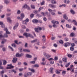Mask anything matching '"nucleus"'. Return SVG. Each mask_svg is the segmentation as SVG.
<instances>
[{"mask_svg": "<svg viewBox=\"0 0 77 77\" xmlns=\"http://www.w3.org/2000/svg\"><path fill=\"white\" fill-rule=\"evenodd\" d=\"M23 36H25L26 38H27V37H30V38H34V37L33 36V35H32V34L29 33H27V32L23 34Z\"/></svg>", "mask_w": 77, "mask_h": 77, "instance_id": "1", "label": "nucleus"}, {"mask_svg": "<svg viewBox=\"0 0 77 77\" xmlns=\"http://www.w3.org/2000/svg\"><path fill=\"white\" fill-rule=\"evenodd\" d=\"M20 15V17H18L17 18L18 19V20H20V21H21V20H22L23 18H24V14L23 13H22Z\"/></svg>", "mask_w": 77, "mask_h": 77, "instance_id": "2", "label": "nucleus"}, {"mask_svg": "<svg viewBox=\"0 0 77 77\" xmlns=\"http://www.w3.org/2000/svg\"><path fill=\"white\" fill-rule=\"evenodd\" d=\"M44 54L45 57H47V58H49V57H51V55L48 54H47L45 53H44Z\"/></svg>", "mask_w": 77, "mask_h": 77, "instance_id": "3", "label": "nucleus"}, {"mask_svg": "<svg viewBox=\"0 0 77 77\" xmlns=\"http://www.w3.org/2000/svg\"><path fill=\"white\" fill-rule=\"evenodd\" d=\"M8 66H9V67H7V69H11L12 68H14V66H12V64L8 65Z\"/></svg>", "mask_w": 77, "mask_h": 77, "instance_id": "4", "label": "nucleus"}, {"mask_svg": "<svg viewBox=\"0 0 77 77\" xmlns=\"http://www.w3.org/2000/svg\"><path fill=\"white\" fill-rule=\"evenodd\" d=\"M5 31H6V34H11V33L9 32L8 31V30L7 28H5L4 29Z\"/></svg>", "mask_w": 77, "mask_h": 77, "instance_id": "5", "label": "nucleus"}, {"mask_svg": "<svg viewBox=\"0 0 77 77\" xmlns=\"http://www.w3.org/2000/svg\"><path fill=\"white\" fill-rule=\"evenodd\" d=\"M49 7H51L52 8H56V6L54 5L50 4L49 5Z\"/></svg>", "mask_w": 77, "mask_h": 77, "instance_id": "6", "label": "nucleus"}, {"mask_svg": "<svg viewBox=\"0 0 77 77\" xmlns=\"http://www.w3.org/2000/svg\"><path fill=\"white\" fill-rule=\"evenodd\" d=\"M51 23L53 24H55V23H56V24H59V22L57 21H56L55 20L52 21Z\"/></svg>", "mask_w": 77, "mask_h": 77, "instance_id": "7", "label": "nucleus"}, {"mask_svg": "<svg viewBox=\"0 0 77 77\" xmlns=\"http://www.w3.org/2000/svg\"><path fill=\"white\" fill-rule=\"evenodd\" d=\"M18 23H17L15 24V25L13 27V29L14 30H15L16 29H17V27H18Z\"/></svg>", "mask_w": 77, "mask_h": 77, "instance_id": "8", "label": "nucleus"}, {"mask_svg": "<svg viewBox=\"0 0 77 77\" xmlns=\"http://www.w3.org/2000/svg\"><path fill=\"white\" fill-rule=\"evenodd\" d=\"M13 62L14 63H16V62L17 61V58H14L13 60H12Z\"/></svg>", "mask_w": 77, "mask_h": 77, "instance_id": "9", "label": "nucleus"}, {"mask_svg": "<svg viewBox=\"0 0 77 77\" xmlns=\"http://www.w3.org/2000/svg\"><path fill=\"white\" fill-rule=\"evenodd\" d=\"M62 60L63 62L64 63H66V62H67V60L66 59V58H64L62 59Z\"/></svg>", "mask_w": 77, "mask_h": 77, "instance_id": "10", "label": "nucleus"}, {"mask_svg": "<svg viewBox=\"0 0 77 77\" xmlns=\"http://www.w3.org/2000/svg\"><path fill=\"white\" fill-rule=\"evenodd\" d=\"M70 12H71V13H72L73 15H74V14H75L74 11L72 9L70 10Z\"/></svg>", "mask_w": 77, "mask_h": 77, "instance_id": "11", "label": "nucleus"}, {"mask_svg": "<svg viewBox=\"0 0 77 77\" xmlns=\"http://www.w3.org/2000/svg\"><path fill=\"white\" fill-rule=\"evenodd\" d=\"M32 22L34 23H38V20L37 19H35L32 20Z\"/></svg>", "mask_w": 77, "mask_h": 77, "instance_id": "12", "label": "nucleus"}, {"mask_svg": "<svg viewBox=\"0 0 77 77\" xmlns=\"http://www.w3.org/2000/svg\"><path fill=\"white\" fill-rule=\"evenodd\" d=\"M29 71H30L32 72H35V69H30V68H29Z\"/></svg>", "mask_w": 77, "mask_h": 77, "instance_id": "13", "label": "nucleus"}, {"mask_svg": "<svg viewBox=\"0 0 77 77\" xmlns=\"http://www.w3.org/2000/svg\"><path fill=\"white\" fill-rule=\"evenodd\" d=\"M26 57H28V58H32V55H29V54H27L26 55Z\"/></svg>", "mask_w": 77, "mask_h": 77, "instance_id": "14", "label": "nucleus"}, {"mask_svg": "<svg viewBox=\"0 0 77 77\" xmlns=\"http://www.w3.org/2000/svg\"><path fill=\"white\" fill-rule=\"evenodd\" d=\"M26 74L28 76H31L32 75V72H28Z\"/></svg>", "mask_w": 77, "mask_h": 77, "instance_id": "15", "label": "nucleus"}, {"mask_svg": "<svg viewBox=\"0 0 77 77\" xmlns=\"http://www.w3.org/2000/svg\"><path fill=\"white\" fill-rule=\"evenodd\" d=\"M53 69H54L53 68H50V72L51 74H53Z\"/></svg>", "mask_w": 77, "mask_h": 77, "instance_id": "16", "label": "nucleus"}, {"mask_svg": "<svg viewBox=\"0 0 77 77\" xmlns=\"http://www.w3.org/2000/svg\"><path fill=\"white\" fill-rule=\"evenodd\" d=\"M63 17L64 18V19H65V20H68V17H67V16H66V14H64V15L63 16Z\"/></svg>", "mask_w": 77, "mask_h": 77, "instance_id": "17", "label": "nucleus"}, {"mask_svg": "<svg viewBox=\"0 0 77 77\" xmlns=\"http://www.w3.org/2000/svg\"><path fill=\"white\" fill-rule=\"evenodd\" d=\"M75 35V34L74 33L72 32L71 33H70V36H71V37H74V36Z\"/></svg>", "mask_w": 77, "mask_h": 77, "instance_id": "18", "label": "nucleus"}, {"mask_svg": "<svg viewBox=\"0 0 77 77\" xmlns=\"http://www.w3.org/2000/svg\"><path fill=\"white\" fill-rule=\"evenodd\" d=\"M6 41V40L5 39H3L2 40V41L1 42L2 44H5V42Z\"/></svg>", "mask_w": 77, "mask_h": 77, "instance_id": "19", "label": "nucleus"}, {"mask_svg": "<svg viewBox=\"0 0 77 77\" xmlns=\"http://www.w3.org/2000/svg\"><path fill=\"white\" fill-rule=\"evenodd\" d=\"M7 20L8 21H9V23H11L12 22V20H11V18L10 17H8L7 18Z\"/></svg>", "mask_w": 77, "mask_h": 77, "instance_id": "20", "label": "nucleus"}, {"mask_svg": "<svg viewBox=\"0 0 77 77\" xmlns=\"http://www.w3.org/2000/svg\"><path fill=\"white\" fill-rule=\"evenodd\" d=\"M51 3L52 4H56V2L54 0H52L51 1Z\"/></svg>", "mask_w": 77, "mask_h": 77, "instance_id": "21", "label": "nucleus"}, {"mask_svg": "<svg viewBox=\"0 0 77 77\" xmlns=\"http://www.w3.org/2000/svg\"><path fill=\"white\" fill-rule=\"evenodd\" d=\"M66 72L65 70H63L62 72V75H65V74H66Z\"/></svg>", "mask_w": 77, "mask_h": 77, "instance_id": "22", "label": "nucleus"}, {"mask_svg": "<svg viewBox=\"0 0 77 77\" xmlns=\"http://www.w3.org/2000/svg\"><path fill=\"white\" fill-rule=\"evenodd\" d=\"M37 41H38V39H35V40L31 41V43H34V42H37Z\"/></svg>", "mask_w": 77, "mask_h": 77, "instance_id": "23", "label": "nucleus"}, {"mask_svg": "<svg viewBox=\"0 0 77 77\" xmlns=\"http://www.w3.org/2000/svg\"><path fill=\"white\" fill-rule=\"evenodd\" d=\"M64 2L65 3H69V0H64Z\"/></svg>", "mask_w": 77, "mask_h": 77, "instance_id": "24", "label": "nucleus"}, {"mask_svg": "<svg viewBox=\"0 0 77 77\" xmlns=\"http://www.w3.org/2000/svg\"><path fill=\"white\" fill-rule=\"evenodd\" d=\"M2 65V64L0 63V69H4V67L1 65Z\"/></svg>", "mask_w": 77, "mask_h": 77, "instance_id": "25", "label": "nucleus"}, {"mask_svg": "<svg viewBox=\"0 0 77 77\" xmlns=\"http://www.w3.org/2000/svg\"><path fill=\"white\" fill-rule=\"evenodd\" d=\"M3 62L4 65H6V64L7 63V62H6V61L5 60H3Z\"/></svg>", "mask_w": 77, "mask_h": 77, "instance_id": "26", "label": "nucleus"}, {"mask_svg": "<svg viewBox=\"0 0 77 77\" xmlns=\"http://www.w3.org/2000/svg\"><path fill=\"white\" fill-rule=\"evenodd\" d=\"M69 65H70V63H68L66 64L65 65L66 67H68V66H69Z\"/></svg>", "mask_w": 77, "mask_h": 77, "instance_id": "27", "label": "nucleus"}, {"mask_svg": "<svg viewBox=\"0 0 77 77\" xmlns=\"http://www.w3.org/2000/svg\"><path fill=\"white\" fill-rule=\"evenodd\" d=\"M66 27L68 28H71V26L70 25H69L68 24H66Z\"/></svg>", "mask_w": 77, "mask_h": 77, "instance_id": "28", "label": "nucleus"}, {"mask_svg": "<svg viewBox=\"0 0 77 77\" xmlns=\"http://www.w3.org/2000/svg\"><path fill=\"white\" fill-rule=\"evenodd\" d=\"M55 72L56 74H60V72L58 70H56L55 71Z\"/></svg>", "mask_w": 77, "mask_h": 77, "instance_id": "29", "label": "nucleus"}, {"mask_svg": "<svg viewBox=\"0 0 77 77\" xmlns=\"http://www.w3.org/2000/svg\"><path fill=\"white\" fill-rule=\"evenodd\" d=\"M28 6L27 5H25L23 6V8H27Z\"/></svg>", "mask_w": 77, "mask_h": 77, "instance_id": "30", "label": "nucleus"}, {"mask_svg": "<svg viewBox=\"0 0 77 77\" xmlns=\"http://www.w3.org/2000/svg\"><path fill=\"white\" fill-rule=\"evenodd\" d=\"M70 50L71 51H74V48L72 46L70 48Z\"/></svg>", "mask_w": 77, "mask_h": 77, "instance_id": "31", "label": "nucleus"}, {"mask_svg": "<svg viewBox=\"0 0 77 77\" xmlns=\"http://www.w3.org/2000/svg\"><path fill=\"white\" fill-rule=\"evenodd\" d=\"M31 7L32 9H35V7L33 5H31Z\"/></svg>", "mask_w": 77, "mask_h": 77, "instance_id": "32", "label": "nucleus"}, {"mask_svg": "<svg viewBox=\"0 0 77 77\" xmlns=\"http://www.w3.org/2000/svg\"><path fill=\"white\" fill-rule=\"evenodd\" d=\"M44 9V7H40L38 11L40 12V11H41L42 9Z\"/></svg>", "mask_w": 77, "mask_h": 77, "instance_id": "33", "label": "nucleus"}, {"mask_svg": "<svg viewBox=\"0 0 77 77\" xmlns=\"http://www.w3.org/2000/svg\"><path fill=\"white\" fill-rule=\"evenodd\" d=\"M22 23L23 24H26H26H27V22H26L25 20L23 21L22 22Z\"/></svg>", "mask_w": 77, "mask_h": 77, "instance_id": "34", "label": "nucleus"}, {"mask_svg": "<svg viewBox=\"0 0 77 77\" xmlns=\"http://www.w3.org/2000/svg\"><path fill=\"white\" fill-rule=\"evenodd\" d=\"M59 43H60V44H63V42L62 40H60L59 41Z\"/></svg>", "mask_w": 77, "mask_h": 77, "instance_id": "35", "label": "nucleus"}, {"mask_svg": "<svg viewBox=\"0 0 77 77\" xmlns=\"http://www.w3.org/2000/svg\"><path fill=\"white\" fill-rule=\"evenodd\" d=\"M8 48H9L11 50V51H14V49H13L12 48V47H11L10 46H8Z\"/></svg>", "mask_w": 77, "mask_h": 77, "instance_id": "36", "label": "nucleus"}, {"mask_svg": "<svg viewBox=\"0 0 77 77\" xmlns=\"http://www.w3.org/2000/svg\"><path fill=\"white\" fill-rule=\"evenodd\" d=\"M34 67H37V68H38L39 66V65H38V64H36L34 65Z\"/></svg>", "mask_w": 77, "mask_h": 77, "instance_id": "37", "label": "nucleus"}, {"mask_svg": "<svg viewBox=\"0 0 77 77\" xmlns=\"http://www.w3.org/2000/svg\"><path fill=\"white\" fill-rule=\"evenodd\" d=\"M34 15H35V14H30V17L31 18H33V17H34Z\"/></svg>", "mask_w": 77, "mask_h": 77, "instance_id": "38", "label": "nucleus"}, {"mask_svg": "<svg viewBox=\"0 0 77 77\" xmlns=\"http://www.w3.org/2000/svg\"><path fill=\"white\" fill-rule=\"evenodd\" d=\"M4 73H5V71H4V70L1 71L0 73L1 75H3Z\"/></svg>", "mask_w": 77, "mask_h": 77, "instance_id": "39", "label": "nucleus"}, {"mask_svg": "<svg viewBox=\"0 0 77 77\" xmlns=\"http://www.w3.org/2000/svg\"><path fill=\"white\" fill-rule=\"evenodd\" d=\"M67 56H68L69 57H70V58L72 57V56L71 54H68L67 55Z\"/></svg>", "mask_w": 77, "mask_h": 77, "instance_id": "40", "label": "nucleus"}, {"mask_svg": "<svg viewBox=\"0 0 77 77\" xmlns=\"http://www.w3.org/2000/svg\"><path fill=\"white\" fill-rule=\"evenodd\" d=\"M64 47H68V44L67 43H65L64 45Z\"/></svg>", "mask_w": 77, "mask_h": 77, "instance_id": "41", "label": "nucleus"}, {"mask_svg": "<svg viewBox=\"0 0 77 77\" xmlns=\"http://www.w3.org/2000/svg\"><path fill=\"white\" fill-rule=\"evenodd\" d=\"M30 63H32V64H35V61H31L30 62Z\"/></svg>", "mask_w": 77, "mask_h": 77, "instance_id": "42", "label": "nucleus"}, {"mask_svg": "<svg viewBox=\"0 0 77 77\" xmlns=\"http://www.w3.org/2000/svg\"><path fill=\"white\" fill-rule=\"evenodd\" d=\"M16 57H20V54H19V53L16 54Z\"/></svg>", "mask_w": 77, "mask_h": 77, "instance_id": "43", "label": "nucleus"}, {"mask_svg": "<svg viewBox=\"0 0 77 77\" xmlns=\"http://www.w3.org/2000/svg\"><path fill=\"white\" fill-rule=\"evenodd\" d=\"M2 38H4V36L2 34L0 35V39H1Z\"/></svg>", "mask_w": 77, "mask_h": 77, "instance_id": "44", "label": "nucleus"}, {"mask_svg": "<svg viewBox=\"0 0 77 77\" xmlns=\"http://www.w3.org/2000/svg\"><path fill=\"white\" fill-rule=\"evenodd\" d=\"M24 77H28V75L27 74V73H24Z\"/></svg>", "mask_w": 77, "mask_h": 77, "instance_id": "45", "label": "nucleus"}, {"mask_svg": "<svg viewBox=\"0 0 77 77\" xmlns=\"http://www.w3.org/2000/svg\"><path fill=\"white\" fill-rule=\"evenodd\" d=\"M36 16L37 17H42V15L39 14H37L36 15Z\"/></svg>", "mask_w": 77, "mask_h": 77, "instance_id": "46", "label": "nucleus"}, {"mask_svg": "<svg viewBox=\"0 0 77 77\" xmlns=\"http://www.w3.org/2000/svg\"><path fill=\"white\" fill-rule=\"evenodd\" d=\"M17 14H21V11L20 10H18Z\"/></svg>", "mask_w": 77, "mask_h": 77, "instance_id": "47", "label": "nucleus"}, {"mask_svg": "<svg viewBox=\"0 0 77 77\" xmlns=\"http://www.w3.org/2000/svg\"><path fill=\"white\" fill-rule=\"evenodd\" d=\"M11 45L12 47H16V45L15 43L12 44Z\"/></svg>", "mask_w": 77, "mask_h": 77, "instance_id": "48", "label": "nucleus"}, {"mask_svg": "<svg viewBox=\"0 0 77 77\" xmlns=\"http://www.w3.org/2000/svg\"><path fill=\"white\" fill-rule=\"evenodd\" d=\"M35 30L36 32H38V29L35 28Z\"/></svg>", "mask_w": 77, "mask_h": 77, "instance_id": "49", "label": "nucleus"}, {"mask_svg": "<svg viewBox=\"0 0 77 77\" xmlns=\"http://www.w3.org/2000/svg\"><path fill=\"white\" fill-rule=\"evenodd\" d=\"M64 40H65V41H68V38H64Z\"/></svg>", "mask_w": 77, "mask_h": 77, "instance_id": "50", "label": "nucleus"}, {"mask_svg": "<svg viewBox=\"0 0 77 77\" xmlns=\"http://www.w3.org/2000/svg\"><path fill=\"white\" fill-rule=\"evenodd\" d=\"M53 27H57V25H56V24H54L53 25Z\"/></svg>", "mask_w": 77, "mask_h": 77, "instance_id": "51", "label": "nucleus"}, {"mask_svg": "<svg viewBox=\"0 0 77 77\" xmlns=\"http://www.w3.org/2000/svg\"><path fill=\"white\" fill-rule=\"evenodd\" d=\"M4 37H5V38H8V35L7 34H4Z\"/></svg>", "mask_w": 77, "mask_h": 77, "instance_id": "52", "label": "nucleus"}, {"mask_svg": "<svg viewBox=\"0 0 77 77\" xmlns=\"http://www.w3.org/2000/svg\"><path fill=\"white\" fill-rule=\"evenodd\" d=\"M12 72H14L15 74H16V73H17V71H16V70H12Z\"/></svg>", "mask_w": 77, "mask_h": 77, "instance_id": "53", "label": "nucleus"}, {"mask_svg": "<svg viewBox=\"0 0 77 77\" xmlns=\"http://www.w3.org/2000/svg\"><path fill=\"white\" fill-rule=\"evenodd\" d=\"M54 59L55 60H57L58 59V57L56 56L54 58Z\"/></svg>", "mask_w": 77, "mask_h": 77, "instance_id": "54", "label": "nucleus"}, {"mask_svg": "<svg viewBox=\"0 0 77 77\" xmlns=\"http://www.w3.org/2000/svg\"><path fill=\"white\" fill-rule=\"evenodd\" d=\"M51 14L52 15H56V14H55V13L53 12H52L51 13Z\"/></svg>", "mask_w": 77, "mask_h": 77, "instance_id": "55", "label": "nucleus"}, {"mask_svg": "<svg viewBox=\"0 0 77 77\" xmlns=\"http://www.w3.org/2000/svg\"><path fill=\"white\" fill-rule=\"evenodd\" d=\"M44 1H43L41 3V5H44Z\"/></svg>", "mask_w": 77, "mask_h": 77, "instance_id": "56", "label": "nucleus"}, {"mask_svg": "<svg viewBox=\"0 0 77 77\" xmlns=\"http://www.w3.org/2000/svg\"><path fill=\"white\" fill-rule=\"evenodd\" d=\"M23 64L24 65H25V66H26L28 65L27 63L26 62L23 63Z\"/></svg>", "mask_w": 77, "mask_h": 77, "instance_id": "57", "label": "nucleus"}, {"mask_svg": "<svg viewBox=\"0 0 77 77\" xmlns=\"http://www.w3.org/2000/svg\"><path fill=\"white\" fill-rule=\"evenodd\" d=\"M5 3H6V4H7V3H8L9 1L7 0H5Z\"/></svg>", "mask_w": 77, "mask_h": 77, "instance_id": "58", "label": "nucleus"}, {"mask_svg": "<svg viewBox=\"0 0 77 77\" xmlns=\"http://www.w3.org/2000/svg\"><path fill=\"white\" fill-rule=\"evenodd\" d=\"M54 47H57V44H54Z\"/></svg>", "mask_w": 77, "mask_h": 77, "instance_id": "59", "label": "nucleus"}, {"mask_svg": "<svg viewBox=\"0 0 77 77\" xmlns=\"http://www.w3.org/2000/svg\"><path fill=\"white\" fill-rule=\"evenodd\" d=\"M2 50L3 51H6V49L5 48H2Z\"/></svg>", "mask_w": 77, "mask_h": 77, "instance_id": "60", "label": "nucleus"}, {"mask_svg": "<svg viewBox=\"0 0 77 77\" xmlns=\"http://www.w3.org/2000/svg\"><path fill=\"white\" fill-rule=\"evenodd\" d=\"M55 38H56V37H52L51 38L52 40H54V39H55Z\"/></svg>", "mask_w": 77, "mask_h": 77, "instance_id": "61", "label": "nucleus"}, {"mask_svg": "<svg viewBox=\"0 0 77 77\" xmlns=\"http://www.w3.org/2000/svg\"><path fill=\"white\" fill-rule=\"evenodd\" d=\"M51 51L53 52H54V53H56V50L54 49H52Z\"/></svg>", "mask_w": 77, "mask_h": 77, "instance_id": "62", "label": "nucleus"}, {"mask_svg": "<svg viewBox=\"0 0 77 77\" xmlns=\"http://www.w3.org/2000/svg\"><path fill=\"white\" fill-rule=\"evenodd\" d=\"M75 44H74V43H72L71 44V46H72V47H74L75 46Z\"/></svg>", "mask_w": 77, "mask_h": 77, "instance_id": "63", "label": "nucleus"}, {"mask_svg": "<svg viewBox=\"0 0 77 77\" xmlns=\"http://www.w3.org/2000/svg\"><path fill=\"white\" fill-rule=\"evenodd\" d=\"M25 21H26V22H29V20L28 19H26Z\"/></svg>", "mask_w": 77, "mask_h": 77, "instance_id": "64", "label": "nucleus"}]
</instances>
